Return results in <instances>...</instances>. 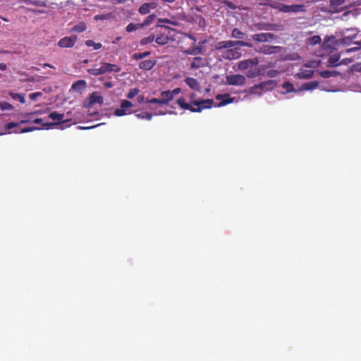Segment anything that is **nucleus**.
<instances>
[{
	"mask_svg": "<svg viewBox=\"0 0 361 361\" xmlns=\"http://www.w3.org/2000/svg\"><path fill=\"white\" fill-rule=\"evenodd\" d=\"M146 102L147 103H151V104H164V102L162 98H160V99L153 98L151 99H147Z\"/></svg>",
	"mask_w": 361,
	"mask_h": 361,
	"instance_id": "8fccbe9b",
	"label": "nucleus"
},
{
	"mask_svg": "<svg viewBox=\"0 0 361 361\" xmlns=\"http://www.w3.org/2000/svg\"><path fill=\"white\" fill-rule=\"evenodd\" d=\"M40 129H42V128H39V127L32 126V127H29V128H25L20 130V131L15 130H13V132L16 133H25L32 132V131H34L36 130H40Z\"/></svg>",
	"mask_w": 361,
	"mask_h": 361,
	"instance_id": "c03bdc74",
	"label": "nucleus"
},
{
	"mask_svg": "<svg viewBox=\"0 0 361 361\" xmlns=\"http://www.w3.org/2000/svg\"><path fill=\"white\" fill-rule=\"evenodd\" d=\"M250 29L252 31H258V30H275V31H281L283 30V26L282 25H276L272 24L269 23L260 22L257 23L253 24Z\"/></svg>",
	"mask_w": 361,
	"mask_h": 361,
	"instance_id": "7ed1b4c3",
	"label": "nucleus"
},
{
	"mask_svg": "<svg viewBox=\"0 0 361 361\" xmlns=\"http://www.w3.org/2000/svg\"><path fill=\"white\" fill-rule=\"evenodd\" d=\"M6 68V65L5 63H0V69L4 71Z\"/></svg>",
	"mask_w": 361,
	"mask_h": 361,
	"instance_id": "0e129e2a",
	"label": "nucleus"
},
{
	"mask_svg": "<svg viewBox=\"0 0 361 361\" xmlns=\"http://www.w3.org/2000/svg\"><path fill=\"white\" fill-rule=\"evenodd\" d=\"M340 59V55L339 54H334L331 55L328 60V66H332L336 67L339 65L338 61ZM343 63H340V64H342Z\"/></svg>",
	"mask_w": 361,
	"mask_h": 361,
	"instance_id": "4be33fe9",
	"label": "nucleus"
},
{
	"mask_svg": "<svg viewBox=\"0 0 361 361\" xmlns=\"http://www.w3.org/2000/svg\"><path fill=\"white\" fill-rule=\"evenodd\" d=\"M319 82L317 81H311L302 84L299 90H312L317 88Z\"/></svg>",
	"mask_w": 361,
	"mask_h": 361,
	"instance_id": "412c9836",
	"label": "nucleus"
},
{
	"mask_svg": "<svg viewBox=\"0 0 361 361\" xmlns=\"http://www.w3.org/2000/svg\"><path fill=\"white\" fill-rule=\"evenodd\" d=\"M241 56L240 53L238 51V48L229 49L224 51L221 54V56L224 59L232 60L240 58Z\"/></svg>",
	"mask_w": 361,
	"mask_h": 361,
	"instance_id": "f8f14e48",
	"label": "nucleus"
},
{
	"mask_svg": "<svg viewBox=\"0 0 361 361\" xmlns=\"http://www.w3.org/2000/svg\"><path fill=\"white\" fill-rule=\"evenodd\" d=\"M86 82L83 80H80L73 84L72 89L79 90L80 87L84 88Z\"/></svg>",
	"mask_w": 361,
	"mask_h": 361,
	"instance_id": "2f4dec72",
	"label": "nucleus"
},
{
	"mask_svg": "<svg viewBox=\"0 0 361 361\" xmlns=\"http://www.w3.org/2000/svg\"><path fill=\"white\" fill-rule=\"evenodd\" d=\"M102 66L99 68H89L87 69V73H90V75H94V76H97V75H102L103 74V72H102Z\"/></svg>",
	"mask_w": 361,
	"mask_h": 361,
	"instance_id": "4c0bfd02",
	"label": "nucleus"
},
{
	"mask_svg": "<svg viewBox=\"0 0 361 361\" xmlns=\"http://www.w3.org/2000/svg\"><path fill=\"white\" fill-rule=\"evenodd\" d=\"M104 85L106 88H111L113 87V84L111 82H105Z\"/></svg>",
	"mask_w": 361,
	"mask_h": 361,
	"instance_id": "bf43d9fd",
	"label": "nucleus"
},
{
	"mask_svg": "<svg viewBox=\"0 0 361 361\" xmlns=\"http://www.w3.org/2000/svg\"><path fill=\"white\" fill-rule=\"evenodd\" d=\"M354 44H357V47H352V48L348 49L346 50V53H350V52H353V51H358L359 49H361V41L355 42H354Z\"/></svg>",
	"mask_w": 361,
	"mask_h": 361,
	"instance_id": "49530a36",
	"label": "nucleus"
},
{
	"mask_svg": "<svg viewBox=\"0 0 361 361\" xmlns=\"http://www.w3.org/2000/svg\"><path fill=\"white\" fill-rule=\"evenodd\" d=\"M150 54H151L150 51H145L143 53H135L132 57L135 60H140V59H144L145 57H147L148 56L150 55Z\"/></svg>",
	"mask_w": 361,
	"mask_h": 361,
	"instance_id": "72a5a7b5",
	"label": "nucleus"
},
{
	"mask_svg": "<svg viewBox=\"0 0 361 361\" xmlns=\"http://www.w3.org/2000/svg\"><path fill=\"white\" fill-rule=\"evenodd\" d=\"M345 1V0H331L330 6L333 9L334 12L339 11L338 10V6H342Z\"/></svg>",
	"mask_w": 361,
	"mask_h": 361,
	"instance_id": "a878e982",
	"label": "nucleus"
},
{
	"mask_svg": "<svg viewBox=\"0 0 361 361\" xmlns=\"http://www.w3.org/2000/svg\"><path fill=\"white\" fill-rule=\"evenodd\" d=\"M276 35L271 32L255 34L252 36L253 40L258 42H269L276 39Z\"/></svg>",
	"mask_w": 361,
	"mask_h": 361,
	"instance_id": "6e6552de",
	"label": "nucleus"
},
{
	"mask_svg": "<svg viewBox=\"0 0 361 361\" xmlns=\"http://www.w3.org/2000/svg\"><path fill=\"white\" fill-rule=\"evenodd\" d=\"M161 97L164 102V104H168L169 102L173 99L170 90L162 92L161 93Z\"/></svg>",
	"mask_w": 361,
	"mask_h": 361,
	"instance_id": "393cba45",
	"label": "nucleus"
},
{
	"mask_svg": "<svg viewBox=\"0 0 361 361\" xmlns=\"http://www.w3.org/2000/svg\"><path fill=\"white\" fill-rule=\"evenodd\" d=\"M215 49L216 50H221V49H226V42L225 41H221V42H219L216 44L215 45Z\"/></svg>",
	"mask_w": 361,
	"mask_h": 361,
	"instance_id": "09e8293b",
	"label": "nucleus"
},
{
	"mask_svg": "<svg viewBox=\"0 0 361 361\" xmlns=\"http://www.w3.org/2000/svg\"><path fill=\"white\" fill-rule=\"evenodd\" d=\"M226 82L231 85L242 86L245 84V77L242 75H229L226 77Z\"/></svg>",
	"mask_w": 361,
	"mask_h": 361,
	"instance_id": "0eeeda50",
	"label": "nucleus"
},
{
	"mask_svg": "<svg viewBox=\"0 0 361 361\" xmlns=\"http://www.w3.org/2000/svg\"><path fill=\"white\" fill-rule=\"evenodd\" d=\"M282 87H283V89L286 90L284 93H289V92H297L298 91V90H296L293 87V84L290 82H289V81L284 82L283 83Z\"/></svg>",
	"mask_w": 361,
	"mask_h": 361,
	"instance_id": "cd10ccee",
	"label": "nucleus"
},
{
	"mask_svg": "<svg viewBox=\"0 0 361 361\" xmlns=\"http://www.w3.org/2000/svg\"><path fill=\"white\" fill-rule=\"evenodd\" d=\"M314 71L312 70H301L298 74V77L301 79H309L312 77Z\"/></svg>",
	"mask_w": 361,
	"mask_h": 361,
	"instance_id": "5701e85b",
	"label": "nucleus"
},
{
	"mask_svg": "<svg viewBox=\"0 0 361 361\" xmlns=\"http://www.w3.org/2000/svg\"><path fill=\"white\" fill-rule=\"evenodd\" d=\"M195 97H196V96H195V94H191L190 95V100H196V99H195Z\"/></svg>",
	"mask_w": 361,
	"mask_h": 361,
	"instance_id": "338daca9",
	"label": "nucleus"
},
{
	"mask_svg": "<svg viewBox=\"0 0 361 361\" xmlns=\"http://www.w3.org/2000/svg\"><path fill=\"white\" fill-rule=\"evenodd\" d=\"M176 103L179 106L185 110H190L193 113H200L204 109H210L214 104L213 99H200V100H190V103H187L184 97L178 98Z\"/></svg>",
	"mask_w": 361,
	"mask_h": 361,
	"instance_id": "f257e3e1",
	"label": "nucleus"
},
{
	"mask_svg": "<svg viewBox=\"0 0 361 361\" xmlns=\"http://www.w3.org/2000/svg\"><path fill=\"white\" fill-rule=\"evenodd\" d=\"M199 66H199V65H197V64H196V63H195V62H192V63H191V68H197Z\"/></svg>",
	"mask_w": 361,
	"mask_h": 361,
	"instance_id": "69168bd1",
	"label": "nucleus"
},
{
	"mask_svg": "<svg viewBox=\"0 0 361 361\" xmlns=\"http://www.w3.org/2000/svg\"><path fill=\"white\" fill-rule=\"evenodd\" d=\"M13 109V106L6 102H0V109L2 111L5 110H11Z\"/></svg>",
	"mask_w": 361,
	"mask_h": 361,
	"instance_id": "a18cd8bd",
	"label": "nucleus"
},
{
	"mask_svg": "<svg viewBox=\"0 0 361 361\" xmlns=\"http://www.w3.org/2000/svg\"><path fill=\"white\" fill-rule=\"evenodd\" d=\"M87 28V26L85 25V23H80L76 25H75L73 27V30L74 31H76V32H82L83 31H85Z\"/></svg>",
	"mask_w": 361,
	"mask_h": 361,
	"instance_id": "37998d69",
	"label": "nucleus"
},
{
	"mask_svg": "<svg viewBox=\"0 0 361 361\" xmlns=\"http://www.w3.org/2000/svg\"><path fill=\"white\" fill-rule=\"evenodd\" d=\"M274 81L271 80L262 82L259 85H256L250 88V92L252 94H258L259 95H260L262 94V91L272 89L274 86Z\"/></svg>",
	"mask_w": 361,
	"mask_h": 361,
	"instance_id": "20e7f679",
	"label": "nucleus"
},
{
	"mask_svg": "<svg viewBox=\"0 0 361 361\" xmlns=\"http://www.w3.org/2000/svg\"><path fill=\"white\" fill-rule=\"evenodd\" d=\"M279 9L280 11L283 13H300L306 11L305 6L303 4H281Z\"/></svg>",
	"mask_w": 361,
	"mask_h": 361,
	"instance_id": "423d86ee",
	"label": "nucleus"
},
{
	"mask_svg": "<svg viewBox=\"0 0 361 361\" xmlns=\"http://www.w3.org/2000/svg\"><path fill=\"white\" fill-rule=\"evenodd\" d=\"M27 4H32L37 6L47 7V1L45 0H24Z\"/></svg>",
	"mask_w": 361,
	"mask_h": 361,
	"instance_id": "bb28decb",
	"label": "nucleus"
},
{
	"mask_svg": "<svg viewBox=\"0 0 361 361\" xmlns=\"http://www.w3.org/2000/svg\"><path fill=\"white\" fill-rule=\"evenodd\" d=\"M180 92H181V89L180 87H177V88L173 90L172 91H171L173 98H174V96L180 93Z\"/></svg>",
	"mask_w": 361,
	"mask_h": 361,
	"instance_id": "4d7b16f0",
	"label": "nucleus"
},
{
	"mask_svg": "<svg viewBox=\"0 0 361 361\" xmlns=\"http://www.w3.org/2000/svg\"><path fill=\"white\" fill-rule=\"evenodd\" d=\"M308 43L311 45H316L321 43V37L319 35H314L310 37L308 39Z\"/></svg>",
	"mask_w": 361,
	"mask_h": 361,
	"instance_id": "473e14b6",
	"label": "nucleus"
},
{
	"mask_svg": "<svg viewBox=\"0 0 361 361\" xmlns=\"http://www.w3.org/2000/svg\"><path fill=\"white\" fill-rule=\"evenodd\" d=\"M133 106L131 102L128 100H123L121 104L119 109H117L114 111V114L117 116H123L128 113H131L130 109Z\"/></svg>",
	"mask_w": 361,
	"mask_h": 361,
	"instance_id": "1a4fd4ad",
	"label": "nucleus"
},
{
	"mask_svg": "<svg viewBox=\"0 0 361 361\" xmlns=\"http://www.w3.org/2000/svg\"><path fill=\"white\" fill-rule=\"evenodd\" d=\"M35 113H30L23 115V119H21L19 122H11L6 123L5 125V128L6 130H11L13 128L18 127L20 124L27 123L32 122L33 120H32V116H34Z\"/></svg>",
	"mask_w": 361,
	"mask_h": 361,
	"instance_id": "9d476101",
	"label": "nucleus"
},
{
	"mask_svg": "<svg viewBox=\"0 0 361 361\" xmlns=\"http://www.w3.org/2000/svg\"><path fill=\"white\" fill-rule=\"evenodd\" d=\"M341 35L342 37L339 39V42L345 45H349L353 39H354L357 33L358 30L357 28H346L341 31Z\"/></svg>",
	"mask_w": 361,
	"mask_h": 361,
	"instance_id": "f03ea898",
	"label": "nucleus"
},
{
	"mask_svg": "<svg viewBox=\"0 0 361 361\" xmlns=\"http://www.w3.org/2000/svg\"><path fill=\"white\" fill-rule=\"evenodd\" d=\"M76 39V36L65 37L59 40L58 44L63 48L73 47L75 44Z\"/></svg>",
	"mask_w": 361,
	"mask_h": 361,
	"instance_id": "ddd939ff",
	"label": "nucleus"
},
{
	"mask_svg": "<svg viewBox=\"0 0 361 361\" xmlns=\"http://www.w3.org/2000/svg\"><path fill=\"white\" fill-rule=\"evenodd\" d=\"M156 15L155 14H151L148 16L146 19L144 20V22L139 25L140 27H145L150 25L155 19Z\"/></svg>",
	"mask_w": 361,
	"mask_h": 361,
	"instance_id": "7c9ffc66",
	"label": "nucleus"
},
{
	"mask_svg": "<svg viewBox=\"0 0 361 361\" xmlns=\"http://www.w3.org/2000/svg\"><path fill=\"white\" fill-rule=\"evenodd\" d=\"M244 35L245 34L238 28L233 29L231 32V37L235 39H243Z\"/></svg>",
	"mask_w": 361,
	"mask_h": 361,
	"instance_id": "f704fd0d",
	"label": "nucleus"
},
{
	"mask_svg": "<svg viewBox=\"0 0 361 361\" xmlns=\"http://www.w3.org/2000/svg\"><path fill=\"white\" fill-rule=\"evenodd\" d=\"M145 100V97L144 95H139L138 97H137V101L139 103H142Z\"/></svg>",
	"mask_w": 361,
	"mask_h": 361,
	"instance_id": "680f3d73",
	"label": "nucleus"
},
{
	"mask_svg": "<svg viewBox=\"0 0 361 361\" xmlns=\"http://www.w3.org/2000/svg\"><path fill=\"white\" fill-rule=\"evenodd\" d=\"M111 17H112V14L111 13H105V14L96 15L94 16V19L96 20H103L111 19Z\"/></svg>",
	"mask_w": 361,
	"mask_h": 361,
	"instance_id": "79ce46f5",
	"label": "nucleus"
},
{
	"mask_svg": "<svg viewBox=\"0 0 361 361\" xmlns=\"http://www.w3.org/2000/svg\"><path fill=\"white\" fill-rule=\"evenodd\" d=\"M321 77L324 78H329L331 77H336L340 75V73L336 71H323L319 72Z\"/></svg>",
	"mask_w": 361,
	"mask_h": 361,
	"instance_id": "b1692460",
	"label": "nucleus"
},
{
	"mask_svg": "<svg viewBox=\"0 0 361 361\" xmlns=\"http://www.w3.org/2000/svg\"><path fill=\"white\" fill-rule=\"evenodd\" d=\"M260 75V70L255 68L251 69L248 71L247 76L250 78H254Z\"/></svg>",
	"mask_w": 361,
	"mask_h": 361,
	"instance_id": "a19ab883",
	"label": "nucleus"
},
{
	"mask_svg": "<svg viewBox=\"0 0 361 361\" xmlns=\"http://www.w3.org/2000/svg\"><path fill=\"white\" fill-rule=\"evenodd\" d=\"M110 1L114 3L124 4L126 2L127 0H110Z\"/></svg>",
	"mask_w": 361,
	"mask_h": 361,
	"instance_id": "e2e57ef3",
	"label": "nucleus"
},
{
	"mask_svg": "<svg viewBox=\"0 0 361 361\" xmlns=\"http://www.w3.org/2000/svg\"><path fill=\"white\" fill-rule=\"evenodd\" d=\"M138 28V26L133 23H130L126 27V31L128 32L136 30Z\"/></svg>",
	"mask_w": 361,
	"mask_h": 361,
	"instance_id": "3c124183",
	"label": "nucleus"
},
{
	"mask_svg": "<svg viewBox=\"0 0 361 361\" xmlns=\"http://www.w3.org/2000/svg\"><path fill=\"white\" fill-rule=\"evenodd\" d=\"M232 101H233V99H229L228 100L221 102V103L218 104L217 106H220L222 105H226L227 104L232 102Z\"/></svg>",
	"mask_w": 361,
	"mask_h": 361,
	"instance_id": "13d9d810",
	"label": "nucleus"
},
{
	"mask_svg": "<svg viewBox=\"0 0 361 361\" xmlns=\"http://www.w3.org/2000/svg\"><path fill=\"white\" fill-rule=\"evenodd\" d=\"M154 40V35H150L147 37H144L140 40V44L141 45H146L149 43L152 42Z\"/></svg>",
	"mask_w": 361,
	"mask_h": 361,
	"instance_id": "ea45409f",
	"label": "nucleus"
},
{
	"mask_svg": "<svg viewBox=\"0 0 361 361\" xmlns=\"http://www.w3.org/2000/svg\"><path fill=\"white\" fill-rule=\"evenodd\" d=\"M85 44L87 47H93L94 49L97 50L102 48V45L101 43H95L93 40L89 39L85 42Z\"/></svg>",
	"mask_w": 361,
	"mask_h": 361,
	"instance_id": "58836bf2",
	"label": "nucleus"
},
{
	"mask_svg": "<svg viewBox=\"0 0 361 361\" xmlns=\"http://www.w3.org/2000/svg\"><path fill=\"white\" fill-rule=\"evenodd\" d=\"M224 96V95H222V94H217L216 97V99L218 100H221Z\"/></svg>",
	"mask_w": 361,
	"mask_h": 361,
	"instance_id": "774afa93",
	"label": "nucleus"
},
{
	"mask_svg": "<svg viewBox=\"0 0 361 361\" xmlns=\"http://www.w3.org/2000/svg\"><path fill=\"white\" fill-rule=\"evenodd\" d=\"M226 44L227 49H231L232 47H235L236 46L238 47H252V44L249 42H246L242 40H238V41H232V40H227L225 41Z\"/></svg>",
	"mask_w": 361,
	"mask_h": 361,
	"instance_id": "dca6fc26",
	"label": "nucleus"
},
{
	"mask_svg": "<svg viewBox=\"0 0 361 361\" xmlns=\"http://www.w3.org/2000/svg\"><path fill=\"white\" fill-rule=\"evenodd\" d=\"M42 121H43V119H42V118H35V119H34V120L32 121V123H36V124H39V123H42Z\"/></svg>",
	"mask_w": 361,
	"mask_h": 361,
	"instance_id": "052dcab7",
	"label": "nucleus"
},
{
	"mask_svg": "<svg viewBox=\"0 0 361 361\" xmlns=\"http://www.w3.org/2000/svg\"><path fill=\"white\" fill-rule=\"evenodd\" d=\"M154 40L156 43H157L159 45H164L168 43L169 42V37L166 35H160L158 36L156 39L154 38Z\"/></svg>",
	"mask_w": 361,
	"mask_h": 361,
	"instance_id": "c756f323",
	"label": "nucleus"
},
{
	"mask_svg": "<svg viewBox=\"0 0 361 361\" xmlns=\"http://www.w3.org/2000/svg\"><path fill=\"white\" fill-rule=\"evenodd\" d=\"M102 68L103 74L110 72H119L121 71V68L118 65L109 63H102Z\"/></svg>",
	"mask_w": 361,
	"mask_h": 361,
	"instance_id": "2eb2a0df",
	"label": "nucleus"
},
{
	"mask_svg": "<svg viewBox=\"0 0 361 361\" xmlns=\"http://www.w3.org/2000/svg\"><path fill=\"white\" fill-rule=\"evenodd\" d=\"M139 92V90L137 88H133L130 90V91L128 93L127 97L128 99H133L134 98Z\"/></svg>",
	"mask_w": 361,
	"mask_h": 361,
	"instance_id": "de8ad7c7",
	"label": "nucleus"
},
{
	"mask_svg": "<svg viewBox=\"0 0 361 361\" xmlns=\"http://www.w3.org/2000/svg\"><path fill=\"white\" fill-rule=\"evenodd\" d=\"M135 116L139 119H147L150 121L152 118V114L151 113L142 112L140 114H137Z\"/></svg>",
	"mask_w": 361,
	"mask_h": 361,
	"instance_id": "c9c22d12",
	"label": "nucleus"
},
{
	"mask_svg": "<svg viewBox=\"0 0 361 361\" xmlns=\"http://www.w3.org/2000/svg\"><path fill=\"white\" fill-rule=\"evenodd\" d=\"M185 82L192 90H199L200 88V83L195 78H187Z\"/></svg>",
	"mask_w": 361,
	"mask_h": 361,
	"instance_id": "aec40b11",
	"label": "nucleus"
},
{
	"mask_svg": "<svg viewBox=\"0 0 361 361\" xmlns=\"http://www.w3.org/2000/svg\"><path fill=\"white\" fill-rule=\"evenodd\" d=\"M201 51H202L201 47H192V48L187 49L185 52L187 54L196 55V54H200Z\"/></svg>",
	"mask_w": 361,
	"mask_h": 361,
	"instance_id": "e433bc0d",
	"label": "nucleus"
},
{
	"mask_svg": "<svg viewBox=\"0 0 361 361\" xmlns=\"http://www.w3.org/2000/svg\"><path fill=\"white\" fill-rule=\"evenodd\" d=\"M49 118L52 119L53 121H59L58 123H43L42 126L45 127L47 129L50 128L53 126L60 125L61 123H66L68 121V119H63L64 118V114H59L57 111H53L49 115Z\"/></svg>",
	"mask_w": 361,
	"mask_h": 361,
	"instance_id": "39448f33",
	"label": "nucleus"
},
{
	"mask_svg": "<svg viewBox=\"0 0 361 361\" xmlns=\"http://www.w3.org/2000/svg\"><path fill=\"white\" fill-rule=\"evenodd\" d=\"M9 94L13 99L18 100L22 104H24L25 102V94L10 92Z\"/></svg>",
	"mask_w": 361,
	"mask_h": 361,
	"instance_id": "c85d7f7f",
	"label": "nucleus"
},
{
	"mask_svg": "<svg viewBox=\"0 0 361 361\" xmlns=\"http://www.w3.org/2000/svg\"><path fill=\"white\" fill-rule=\"evenodd\" d=\"M42 93L39 92L32 93L29 95L32 100H35L38 97L41 96Z\"/></svg>",
	"mask_w": 361,
	"mask_h": 361,
	"instance_id": "6e6d98bb",
	"label": "nucleus"
},
{
	"mask_svg": "<svg viewBox=\"0 0 361 361\" xmlns=\"http://www.w3.org/2000/svg\"><path fill=\"white\" fill-rule=\"evenodd\" d=\"M155 64L156 61L154 60H145L140 63L139 68L142 70L149 71L154 68Z\"/></svg>",
	"mask_w": 361,
	"mask_h": 361,
	"instance_id": "6ab92c4d",
	"label": "nucleus"
},
{
	"mask_svg": "<svg viewBox=\"0 0 361 361\" xmlns=\"http://www.w3.org/2000/svg\"><path fill=\"white\" fill-rule=\"evenodd\" d=\"M259 61L257 58L241 61L238 63V68L241 71H243L248 68L257 65Z\"/></svg>",
	"mask_w": 361,
	"mask_h": 361,
	"instance_id": "4468645a",
	"label": "nucleus"
},
{
	"mask_svg": "<svg viewBox=\"0 0 361 361\" xmlns=\"http://www.w3.org/2000/svg\"><path fill=\"white\" fill-rule=\"evenodd\" d=\"M90 101L89 104L87 105L88 107L92 106L94 104H102L104 102V99L102 96L99 95L97 92H92L90 95Z\"/></svg>",
	"mask_w": 361,
	"mask_h": 361,
	"instance_id": "f3484780",
	"label": "nucleus"
},
{
	"mask_svg": "<svg viewBox=\"0 0 361 361\" xmlns=\"http://www.w3.org/2000/svg\"><path fill=\"white\" fill-rule=\"evenodd\" d=\"M281 49V47L279 46H269V45H263L257 49L256 51L259 53L264 54H271L279 52Z\"/></svg>",
	"mask_w": 361,
	"mask_h": 361,
	"instance_id": "9b49d317",
	"label": "nucleus"
},
{
	"mask_svg": "<svg viewBox=\"0 0 361 361\" xmlns=\"http://www.w3.org/2000/svg\"><path fill=\"white\" fill-rule=\"evenodd\" d=\"M223 3L230 9L235 10L236 8V6L231 1L225 0Z\"/></svg>",
	"mask_w": 361,
	"mask_h": 361,
	"instance_id": "603ef678",
	"label": "nucleus"
},
{
	"mask_svg": "<svg viewBox=\"0 0 361 361\" xmlns=\"http://www.w3.org/2000/svg\"><path fill=\"white\" fill-rule=\"evenodd\" d=\"M157 4L154 2L143 4L139 8V13L145 15L149 13L150 8H155Z\"/></svg>",
	"mask_w": 361,
	"mask_h": 361,
	"instance_id": "a211bd4d",
	"label": "nucleus"
},
{
	"mask_svg": "<svg viewBox=\"0 0 361 361\" xmlns=\"http://www.w3.org/2000/svg\"><path fill=\"white\" fill-rule=\"evenodd\" d=\"M159 23H169V24H171L173 25H178V23L176 22V21H172L168 18H161V19H159Z\"/></svg>",
	"mask_w": 361,
	"mask_h": 361,
	"instance_id": "864d4df0",
	"label": "nucleus"
},
{
	"mask_svg": "<svg viewBox=\"0 0 361 361\" xmlns=\"http://www.w3.org/2000/svg\"><path fill=\"white\" fill-rule=\"evenodd\" d=\"M279 74V71L277 70H269L267 71V75L269 78H274Z\"/></svg>",
	"mask_w": 361,
	"mask_h": 361,
	"instance_id": "5fc2aeb1",
	"label": "nucleus"
}]
</instances>
